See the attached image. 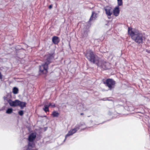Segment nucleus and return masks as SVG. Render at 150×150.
<instances>
[{"label": "nucleus", "mask_w": 150, "mask_h": 150, "mask_svg": "<svg viewBox=\"0 0 150 150\" xmlns=\"http://www.w3.org/2000/svg\"><path fill=\"white\" fill-rule=\"evenodd\" d=\"M105 13L108 16V18H110L109 16H110L112 13V11L111 7L107 6L104 8Z\"/></svg>", "instance_id": "8"}, {"label": "nucleus", "mask_w": 150, "mask_h": 150, "mask_svg": "<svg viewBox=\"0 0 150 150\" xmlns=\"http://www.w3.org/2000/svg\"><path fill=\"white\" fill-rule=\"evenodd\" d=\"M19 100H16L14 101H13L10 99L8 100V103L10 106L12 107H15L18 105Z\"/></svg>", "instance_id": "9"}, {"label": "nucleus", "mask_w": 150, "mask_h": 150, "mask_svg": "<svg viewBox=\"0 0 150 150\" xmlns=\"http://www.w3.org/2000/svg\"><path fill=\"white\" fill-rule=\"evenodd\" d=\"M52 6L51 5H50L49 6V8L50 9H51V8H52Z\"/></svg>", "instance_id": "25"}, {"label": "nucleus", "mask_w": 150, "mask_h": 150, "mask_svg": "<svg viewBox=\"0 0 150 150\" xmlns=\"http://www.w3.org/2000/svg\"><path fill=\"white\" fill-rule=\"evenodd\" d=\"M96 15L97 14L95 13V12L93 11L91 16L90 18L89 21L88 22V24H87V27L88 28L89 27V26L91 25L90 23V21H93L95 20V19L97 18Z\"/></svg>", "instance_id": "11"}, {"label": "nucleus", "mask_w": 150, "mask_h": 150, "mask_svg": "<svg viewBox=\"0 0 150 150\" xmlns=\"http://www.w3.org/2000/svg\"><path fill=\"white\" fill-rule=\"evenodd\" d=\"M118 6L115 7L113 10V12L114 15L115 16H118L120 13L119 6H122L123 5L122 0H117Z\"/></svg>", "instance_id": "5"}, {"label": "nucleus", "mask_w": 150, "mask_h": 150, "mask_svg": "<svg viewBox=\"0 0 150 150\" xmlns=\"http://www.w3.org/2000/svg\"><path fill=\"white\" fill-rule=\"evenodd\" d=\"M83 31L84 32V34L83 35V37L86 36L87 34V32L88 31V29H86L85 30H83Z\"/></svg>", "instance_id": "19"}, {"label": "nucleus", "mask_w": 150, "mask_h": 150, "mask_svg": "<svg viewBox=\"0 0 150 150\" xmlns=\"http://www.w3.org/2000/svg\"><path fill=\"white\" fill-rule=\"evenodd\" d=\"M146 51L148 53H150V50H146Z\"/></svg>", "instance_id": "24"}, {"label": "nucleus", "mask_w": 150, "mask_h": 150, "mask_svg": "<svg viewBox=\"0 0 150 150\" xmlns=\"http://www.w3.org/2000/svg\"><path fill=\"white\" fill-rule=\"evenodd\" d=\"M3 98L5 100H6L8 102V100H7V98L6 97H4Z\"/></svg>", "instance_id": "22"}, {"label": "nucleus", "mask_w": 150, "mask_h": 150, "mask_svg": "<svg viewBox=\"0 0 150 150\" xmlns=\"http://www.w3.org/2000/svg\"><path fill=\"white\" fill-rule=\"evenodd\" d=\"M104 83L108 87L110 90H111L114 88L115 82L112 79H107L105 82H104Z\"/></svg>", "instance_id": "4"}, {"label": "nucleus", "mask_w": 150, "mask_h": 150, "mask_svg": "<svg viewBox=\"0 0 150 150\" xmlns=\"http://www.w3.org/2000/svg\"><path fill=\"white\" fill-rule=\"evenodd\" d=\"M52 42L55 44H57L59 42V38L57 36H54L52 38Z\"/></svg>", "instance_id": "13"}, {"label": "nucleus", "mask_w": 150, "mask_h": 150, "mask_svg": "<svg viewBox=\"0 0 150 150\" xmlns=\"http://www.w3.org/2000/svg\"><path fill=\"white\" fill-rule=\"evenodd\" d=\"M2 79V75L0 72V79Z\"/></svg>", "instance_id": "23"}, {"label": "nucleus", "mask_w": 150, "mask_h": 150, "mask_svg": "<svg viewBox=\"0 0 150 150\" xmlns=\"http://www.w3.org/2000/svg\"><path fill=\"white\" fill-rule=\"evenodd\" d=\"M35 144L34 142L28 141V144L27 146L25 147V150H30L34 147Z\"/></svg>", "instance_id": "10"}, {"label": "nucleus", "mask_w": 150, "mask_h": 150, "mask_svg": "<svg viewBox=\"0 0 150 150\" xmlns=\"http://www.w3.org/2000/svg\"><path fill=\"white\" fill-rule=\"evenodd\" d=\"M36 137V134L35 133H32L29 136L28 138V141L34 142Z\"/></svg>", "instance_id": "12"}, {"label": "nucleus", "mask_w": 150, "mask_h": 150, "mask_svg": "<svg viewBox=\"0 0 150 150\" xmlns=\"http://www.w3.org/2000/svg\"><path fill=\"white\" fill-rule=\"evenodd\" d=\"M49 106L48 105H45L44 106V108H43L44 110L46 112L47 111H49V110L48 107Z\"/></svg>", "instance_id": "18"}, {"label": "nucleus", "mask_w": 150, "mask_h": 150, "mask_svg": "<svg viewBox=\"0 0 150 150\" xmlns=\"http://www.w3.org/2000/svg\"><path fill=\"white\" fill-rule=\"evenodd\" d=\"M80 126L77 125L74 128L71 129L68 132V133L65 136V139L64 142L67 139V137L70 136H71L75 133L77 130L79 129Z\"/></svg>", "instance_id": "6"}, {"label": "nucleus", "mask_w": 150, "mask_h": 150, "mask_svg": "<svg viewBox=\"0 0 150 150\" xmlns=\"http://www.w3.org/2000/svg\"><path fill=\"white\" fill-rule=\"evenodd\" d=\"M128 33L132 39L138 44L142 43L145 38L144 33L136 29L128 28Z\"/></svg>", "instance_id": "1"}, {"label": "nucleus", "mask_w": 150, "mask_h": 150, "mask_svg": "<svg viewBox=\"0 0 150 150\" xmlns=\"http://www.w3.org/2000/svg\"><path fill=\"white\" fill-rule=\"evenodd\" d=\"M98 64L99 65H97L98 66L101 67L103 69H108L110 64V63L108 62L100 61V59L99 60Z\"/></svg>", "instance_id": "7"}, {"label": "nucleus", "mask_w": 150, "mask_h": 150, "mask_svg": "<svg viewBox=\"0 0 150 150\" xmlns=\"http://www.w3.org/2000/svg\"><path fill=\"white\" fill-rule=\"evenodd\" d=\"M59 115V113L56 111H53L52 114V115L53 117H57Z\"/></svg>", "instance_id": "15"}, {"label": "nucleus", "mask_w": 150, "mask_h": 150, "mask_svg": "<svg viewBox=\"0 0 150 150\" xmlns=\"http://www.w3.org/2000/svg\"><path fill=\"white\" fill-rule=\"evenodd\" d=\"M18 89L17 88L15 87H14L13 90V92L14 94H16L18 92Z\"/></svg>", "instance_id": "16"}, {"label": "nucleus", "mask_w": 150, "mask_h": 150, "mask_svg": "<svg viewBox=\"0 0 150 150\" xmlns=\"http://www.w3.org/2000/svg\"><path fill=\"white\" fill-rule=\"evenodd\" d=\"M18 103L19 104L18 106H19L21 107V109H23L26 106V103L25 102H21L19 100V102Z\"/></svg>", "instance_id": "14"}, {"label": "nucleus", "mask_w": 150, "mask_h": 150, "mask_svg": "<svg viewBox=\"0 0 150 150\" xmlns=\"http://www.w3.org/2000/svg\"><path fill=\"white\" fill-rule=\"evenodd\" d=\"M79 105H81V104H79Z\"/></svg>", "instance_id": "28"}, {"label": "nucleus", "mask_w": 150, "mask_h": 150, "mask_svg": "<svg viewBox=\"0 0 150 150\" xmlns=\"http://www.w3.org/2000/svg\"><path fill=\"white\" fill-rule=\"evenodd\" d=\"M86 58L91 62L96 64L97 65L98 64L99 58L97 56L95 55L93 52L91 50H88L85 54Z\"/></svg>", "instance_id": "3"}, {"label": "nucleus", "mask_w": 150, "mask_h": 150, "mask_svg": "<svg viewBox=\"0 0 150 150\" xmlns=\"http://www.w3.org/2000/svg\"><path fill=\"white\" fill-rule=\"evenodd\" d=\"M81 115H83V113H81Z\"/></svg>", "instance_id": "26"}, {"label": "nucleus", "mask_w": 150, "mask_h": 150, "mask_svg": "<svg viewBox=\"0 0 150 150\" xmlns=\"http://www.w3.org/2000/svg\"><path fill=\"white\" fill-rule=\"evenodd\" d=\"M107 100V99H105V100L103 99V100Z\"/></svg>", "instance_id": "27"}, {"label": "nucleus", "mask_w": 150, "mask_h": 150, "mask_svg": "<svg viewBox=\"0 0 150 150\" xmlns=\"http://www.w3.org/2000/svg\"><path fill=\"white\" fill-rule=\"evenodd\" d=\"M53 54H48L45 55L44 59L45 62L44 64H42L40 66V74H46L47 72L48 65L51 62L54 58Z\"/></svg>", "instance_id": "2"}, {"label": "nucleus", "mask_w": 150, "mask_h": 150, "mask_svg": "<svg viewBox=\"0 0 150 150\" xmlns=\"http://www.w3.org/2000/svg\"><path fill=\"white\" fill-rule=\"evenodd\" d=\"M18 114L21 116L23 115V111L21 110L19 111L18 112Z\"/></svg>", "instance_id": "21"}, {"label": "nucleus", "mask_w": 150, "mask_h": 150, "mask_svg": "<svg viewBox=\"0 0 150 150\" xmlns=\"http://www.w3.org/2000/svg\"><path fill=\"white\" fill-rule=\"evenodd\" d=\"M48 106H51L52 107H55V105L54 103H49Z\"/></svg>", "instance_id": "20"}, {"label": "nucleus", "mask_w": 150, "mask_h": 150, "mask_svg": "<svg viewBox=\"0 0 150 150\" xmlns=\"http://www.w3.org/2000/svg\"><path fill=\"white\" fill-rule=\"evenodd\" d=\"M13 110L12 108H8L6 112L7 114H10L12 112Z\"/></svg>", "instance_id": "17"}]
</instances>
